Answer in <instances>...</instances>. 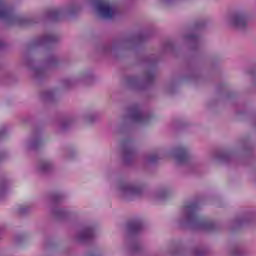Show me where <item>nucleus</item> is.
<instances>
[{"instance_id": "nucleus-1", "label": "nucleus", "mask_w": 256, "mask_h": 256, "mask_svg": "<svg viewBox=\"0 0 256 256\" xmlns=\"http://www.w3.org/2000/svg\"><path fill=\"white\" fill-rule=\"evenodd\" d=\"M96 9L104 19H113V15L116 13L115 8L111 7L105 0H97Z\"/></svg>"}, {"instance_id": "nucleus-2", "label": "nucleus", "mask_w": 256, "mask_h": 256, "mask_svg": "<svg viewBox=\"0 0 256 256\" xmlns=\"http://www.w3.org/2000/svg\"><path fill=\"white\" fill-rule=\"evenodd\" d=\"M0 19H13V8L8 7L3 0H0Z\"/></svg>"}, {"instance_id": "nucleus-3", "label": "nucleus", "mask_w": 256, "mask_h": 256, "mask_svg": "<svg viewBox=\"0 0 256 256\" xmlns=\"http://www.w3.org/2000/svg\"><path fill=\"white\" fill-rule=\"evenodd\" d=\"M175 157L178 163H185L189 159V152L185 147L180 146L175 150Z\"/></svg>"}, {"instance_id": "nucleus-4", "label": "nucleus", "mask_w": 256, "mask_h": 256, "mask_svg": "<svg viewBox=\"0 0 256 256\" xmlns=\"http://www.w3.org/2000/svg\"><path fill=\"white\" fill-rule=\"evenodd\" d=\"M235 27H245L247 25V16L243 14H237L233 19Z\"/></svg>"}, {"instance_id": "nucleus-5", "label": "nucleus", "mask_w": 256, "mask_h": 256, "mask_svg": "<svg viewBox=\"0 0 256 256\" xmlns=\"http://www.w3.org/2000/svg\"><path fill=\"white\" fill-rule=\"evenodd\" d=\"M185 209L188 213V217H190V219H191L193 217V215H195V213H197V210L199 209V204L189 203L185 206Z\"/></svg>"}, {"instance_id": "nucleus-6", "label": "nucleus", "mask_w": 256, "mask_h": 256, "mask_svg": "<svg viewBox=\"0 0 256 256\" xmlns=\"http://www.w3.org/2000/svg\"><path fill=\"white\" fill-rule=\"evenodd\" d=\"M142 227L143 224L141 223V221L138 220L132 221L128 224V229L132 233H137V231H141Z\"/></svg>"}, {"instance_id": "nucleus-7", "label": "nucleus", "mask_w": 256, "mask_h": 256, "mask_svg": "<svg viewBox=\"0 0 256 256\" xmlns=\"http://www.w3.org/2000/svg\"><path fill=\"white\" fill-rule=\"evenodd\" d=\"M132 119L133 121H136V123H141V121H145V117L143 116V113H141L140 110H135L132 113Z\"/></svg>"}, {"instance_id": "nucleus-8", "label": "nucleus", "mask_w": 256, "mask_h": 256, "mask_svg": "<svg viewBox=\"0 0 256 256\" xmlns=\"http://www.w3.org/2000/svg\"><path fill=\"white\" fill-rule=\"evenodd\" d=\"M93 237V229L91 228H86L83 230V232L80 234V239L82 241H85V239H91Z\"/></svg>"}, {"instance_id": "nucleus-9", "label": "nucleus", "mask_w": 256, "mask_h": 256, "mask_svg": "<svg viewBox=\"0 0 256 256\" xmlns=\"http://www.w3.org/2000/svg\"><path fill=\"white\" fill-rule=\"evenodd\" d=\"M140 189L139 188H136V189H133L132 190V193H139Z\"/></svg>"}, {"instance_id": "nucleus-10", "label": "nucleus", "mask_w": 256, "mask_h": 256, "mask_svg": "<svg viewBox=\"0 0 256 256\" xmlns=\"http://www.w3.org/2000/svg\"><path fill=\"white\" fill-rule=\"evenodd\" d=\"M54 15H61V11L56 10V11L54 12Z\"/></svg>"}, {"instance_id": "nucleus-11", "label": "nucleus", "mask_w": 256, "mask_h": 256, "mask_svg": "<svg viewBox=\"0 0 256 256\" xmlns=\"http://www.w3.org/2000/svg\"><path fill=\"white\" fill-rule=\"evenodd\" d=\"M157 158H152V161H156Z\"/></svg>"}]
</instances>
